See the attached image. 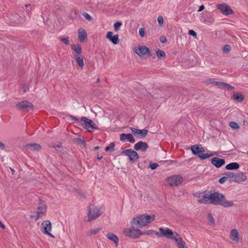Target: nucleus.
I'll return each instance as SVG.
<instances>
[{
	"mask_svg": "<svg viewBox=\"0 0 248 248\" xmlns=\"http://www.w3.org/2000/svg\"><path fill=\"white\" fill-rule=\"evenodd\" d=\"M155 215H142L139 217L134 218L131 221L133 228H125L123 233L126 236L132 238H137L145 232H142L140 230L135 229V227H143L147 225L155 219Z\"/></svg>",
	"mask_w": 248,
	"mask_h": 248,
	"instance_id": "nucleus-1",
	"label": "nucleus"
},
{
	"mask_svg": "<svg viewBox=\"0 0 248 248\" xmlns=\"http://www.w3.org/2000/svg\"><path fill=\"white\" fill-rule=\"evenodd\" d=\"M210 203L214 205H221L225 208L233 206V202L226 199L224 195L219 192H214L210 194Z\"/></svg>",
	"mask_w": 248,
	"mask_h": 248,
	"instance_id": "nucleus-2",
	"label": "nucleus"
},
{
	"mask_svg": "<svg viewBox=\"0 0 248 248\" xmlns=\"http://www.w3.org/2000/svg\"><path fill=\"white\" fill-rule=\"evenodd\" d=\"M191 150L193 155L198 156L201 159H205L211 156L217 155V153L208 154H204V149L202 145H194L191 146Z\"/></svg>",
	"mask_w": 248,
	"mask_h": 248,
	"instance_id": "nucleus-3",
	"label": "nucleus"
},
{
	"mask_svg": "<svg viewBox=\"0 0 248 248\" xmlns=\"http://www.w3.org/2000/svg\"><path fill=\"white\" fill-rule=\"evenodd\" d=\"M80 124L88 131L92 132L94 129H97L98 127L95 123L86 117H82L80 120Z\"/></svg>",
	"mask_w": 248,
	"mask_h": 248,
	"instance_id": "nucleus-4",
	"label": "nucleus"
},
{
	"mask_svg": "<svg viewBox=\"0 0 248 248\" xmlns=\"http://www.w3.org/2000/svg\"><path fill=\"white\" fill-rule=\"evenodd\" d=\"M228 175L230 182L240 183L244 182L247 179V176L242 172L233 173L232 172H225L224 174Z\"/></svg>",
	"mask_w": 248,
	"mask_h": 248,
	"instance_id": "nucleus-5",
	"label": "nucleus"
},
{
	"mask_svg": "<svg viewBox=\"0 0 248 248\" xmlns=\"http://www.w3.org/2000/svg\"><path fill=\"white\" fill-rule=\"evenodd\" d=\"M159 232H155V234L158 237H166L167 238L173 240V237H176L175 234H178L177 232H174L172 231L169 228H163L160 227L159 228Z\"/></svg>",
	"mask_w": 248,
	"mask_h": 248,
	"instance_id": "nucleus-6",
	"label": "nucleus"
},
{
	"mask_svg": "<svg viewBox=\"0 0 248 248\" xmlns=\"http://www.w3.org/2000/svg\"><path fill=\"white\" fill-rule=\"evenodd\" d=\"M46 211V205L44 201L41 200L37 209V211L35 212V214L34 215L31 216V217L32 218H34L35 221H37L45 215Z\"/></svg>",
	"mask_w": 248,
	"mask_h": 248,
	"instance_id": "nucleus-7",
	"label": "nucleus"
},
{
	"mask_svg": "<svg viewBox=\"0 0 248 248\" xmlns=\"http://www.w3.org/2000/svg\"><path fill=\"white\" fill-rule=\"evenodd\" d=\"M101 215L100 210L94 205L88 207V221H91L98 218Z\"/></svg>",
	"mask_w": 248,
	"mask_h": 248,
	"instance_id": "nucleus-8",
	"label": "nucleus"
},
{
	"mask_svg": "<svg viewBox=\"0 0 248 248\" xmlns=\"http://www.w3.org/2000/svg\"><path fill=\"white\" fill-rule=\"evenodd\" d=\"M16 107L19 110L29 111L33 109V106L30 102L24 100L17 103Z\"/></svg>",
	"mask_w": 248,
	"mask_h": 248,
	"instance_id": "nucleus-9",
	"label": "nucleus"
},
{
	"mask_svg": "<svg viewBox=\"0 0 248 248\" xmlns=\"http://www.w3.org/2000/svg\"><path fill=\"white\" fill-rule=\"evenodd\" d=\"M183 177L180 175H173L167 179V183L170 186H177L183 182Z\"/></svg>",
	"mask_w": 248,
	"mask_h": 248,
	"instance_id": "nucleus-10",
	"label": "nucleus"
},
{
	"mask_svg": "<svg viewBox=\"0 0 248 248\" xmlns=\"http://www.w3.org/2000/svg\"><path fill=\"white\" fill-rule=\"evenodd\" d=\"M122 154L128 156L130 161L136 162L139 158L138 154L131 149L124 150L122 152Z\"/></svg>",
	"mask_w": 248,
	"mask_h": 248,
	"instance_id": "nucleus-11",
	"label": "nucleus"
},
{
	"mask_svg": "<svg viewBox=\"0 0 248 248\" xmlns=\"http://www.w3.org/2000/svg\"><path fill=\"white\" fill-rule=\"evenodd\" d=\"M41 230L42 232L53 238L54 236L50 232L51 230V224L49 220H46L43 221L41 224Z\"/></svg>",
	"mask_w": 248,
	"mask_h": 248,
	"instance_id": "nucleus-12",
	"label": "nucleus"
},
{
	"mask_svg": "<svg viewBox=\"0 0 248 248\" xmlns=\"http://www.w3.org/2000/svg\"><path fill=\"white\" fill-rule=\"evenodd\" d=\"M216 6L224 15L228 16L233 13L232 10L226 3L218 4Z\"/></svg>",
	"mask_w": 248,
	"mask_h": 248,
	"instance_id": "nucleus-13",
	"label": "nucleus"
},
{
	"mask_svg": "<svg viewBox=\"0 0 248 248\" xmlns=\"http://www.w3.org/2000/svg\"><path fill=\"white\" fill-rule=\"evenodd\" d=\"M131 130L133 135L139 139H143L145 138L148 133V130L146 129L140 130L134 127H131Z\"/></svg>",
	"mask_w": 248,
	"mask_h": 248,
	"instance_id": "nucleus-14",
	"label": "nucleus"
},
{
	"mask_svg": "<svg viewBox=\"0 0 248 248\" xmlns=\"http://www.w3.org/2000/svg\"><path fill=\"white\" fill-rule=\"evenodd\" d=\"M134 51L139 56L142 57L146 54H150L149 49L146 46L135 47Z\"/></svg>",
	"mask_w": 248,
	"mask_h": 248,
	"instance_id": "nucleus-15",
	"label": "nucleus"
},
{
	"mask_svg": "<svg viewBox=\"0 0 248 248\" xmlns=\"http://www.w3.org/2000/svg\"><path fill=\"white\" fill-rule=\"evenodd\" d=\"M148 144L142 141H138L134 146V149L136 151H141L142 152H145L148 148Z\"/></svg>",
	"mask_w": 248,
	"mask_h": 248,
	"instance_id": "nucleus-16",
	"label": "nucleus"
},
{
	"mask_svg": "<svg viewBox=\"0 0 248 248\" xmlns=\"http://www.w3.org/2000/svg\"><path fill=\"white\" fill-rule=\"evenodd\" d=\"M175 236L176 237H173V240L176 243L178 248H188L186 242L183 241L179 234H176Z\"/></svg>",
	"mask_w": 248,
	"mask_h": 248,
	"instance_id": "nucleus-17",
	"label": "nucleus"
},
{
	"mask_svg": "<svg viewBox=\"0 0 248 248\" xmlns=\"http://www.w3.org/2000/svg\"><path fill=\"white\" fill-rule=\"evenodd\" d=\"M211 162L213 165L217 168L221 167L225 163V161L224 159L219 158L217 157L212 158Z\"/></svg>",
	"mask_w": 248,
	"mask_h": 248,
	"instance_id": "nucleus-18",
	"label": "nucleus"
},
{
	"mask_svg": "<svg viewBox=\"0 0 248 248\" xmlns=\"http://www.w3.org/2000/svg\"><path fill=\"white\" fill-rule=\"evenodd\" d=\"M113 32L108 31L106 34V38L110 41L113 44L116 45L119 43L118 34L112 35Z\"/></svg>",
	"mask_w": 248,
	"mask_h": 248,
	"instance_id": "nucleus-19",
	"label": "nucleus"
},
{
	"mask_svg": "<svg viewBox=\"0 0 248 248\" xmlns=\"http://www.w3.org/2000/svg\"><path fill=\"white\" fill-rule=\"evenodd\" d=\"M230 237L234 242H238L240 239V234L237 229H233L231 231Z\"/></svg>",
	"mask_w": 248,
	"mask_h": 248,
	"instance_id": "nucleus-20",
	"label": "nucleus"
},
{
	"mask_svg": "<svg viewBox=\"0 0 248 248\" xmlns=\"http://www.w3.org/2000/svg\"><path fill=\"white\" fill-rule=\"evenodd\" d=\"M120 139L122 141H124L127 139L130 143H133L135 142V139L131 134L123 133L120 135Z\"/></svg>",
	"mask_w": 248,
	"mask_h": 248,
	"instance_id": "nucleus-21",
	"label": "nucleus"
},
{
	"mask_svg": "<svg viewBox=\"0 0 248 248\" xmlns=\"http://www.w3.org/2000/svg\"><path fill=\"white\" fill-rule=\"evenodd\" d=\"M201 20L202 23L204 24H206L208 25H211L214 23V18L213 16L209 14L206 15V17L202 16Z\"/></svg>",
	"mask_w": 248,
	"mask_h": 248,
	"instance_id": "nucleus-22",
	"label": "nucleus"
},
{
	"mask_svg": "<svg viewBox=\"0 0 248 248\" xmlns=\"http://www.w3.org/2000/svg\"><path fill=\"white\" fill-rule=\"evenodd\" d=\"M26 147L31 151H39L42 148L39 144L35 143L28 144L26 145Z\"/></svg>",
	"mask_w": 248,
	"mask_h": 248,
	"instance_id": "nucleus-23",
	"label": "nucleus"
},
{
	"mask_svg": "<svg viewBox=\"0 0 248 248\" xmlns=\"http://www.w3.org/2000/svg\"><path fill=\"white\" fill-rule=\"evenodd\" d=\"M106 237L108 239L113 242L115 243L116 246L117 247L119 239L115 234L112 232H108L106 235Z\"/></svg>",
	"mask_w": 248,
	"mask_h": 248,
	"instance_id": "nucleus-24",
	"label": "nucleus"
},
{
	"mask_svg": "<svg viewBox=\"0 0 248 248\" xmlns=\"http://www.w3.org/2000/svg\"><path fill=\"white\" fill-rule=\"evenodd\" d=\"M210 194H205L202 197L198 200V202L199 203H210Z\"/></svg>",
	"mask_w": 248,
	"mask_h": 248,
	"instance_id": "nucleus-25",
	"label": "nucleus"
},
{
	"mask_svg": "<svg viewBox=\"0 0 248 248\" xmlns=\"http://www.w3.org/2000/svg\"><path fill=\"white\" fill-rule=\"evenodd\" d=\"M214 83H215L216 85H217L219 87H222L224 88H227L228 90H232L234 89V87L231 86L230 85L222 82L219 81H214Z\"/></svg>",
	"mask_w": 248,
	"mask_h": 248,
	"instance_id": "nucleus-26",
	"label": "nucleus"
},
{
	"mask_svg": "<svg viewBox=\"0 0 248 248\" xmlns=\"http://www.w3.org/2000/svg\"><path fill=\"white\" fill-rule=\"evenodd\" d=\"M239 164L236 162H232L228 164L225 168L228 170H237L239 168Z\"/></svg>",
	"mask_w": 248,
	"mask_h": 248,
	"instance_id": "nucleus-27",
	"label": "nucleus"
},
{
	"mask_svg": "<svg viewBox=\"0 0 248 248\" xmlns=\"http://www.w3.org/2000/svg\"><path fill=\"white\" fill-rule=\"evenodd\" d=\"M87 37V33L85 30L79 29L78 31V39L80 42H83Z\"/></svg>",
	"mask_w": 248,
	"mask_h": 248,
	"instance_id": "nucleus-28",
	"label": "nucleus"
},
{
	"mask_svg": "<svg viewBox=\"0 0 248 248\" xmlns=\"http://www.w3.org/2000/svg\"><path fill=\"white\" fill-rule=\"evenodd\" d=\"M77 63L80 69H82L84 66V62L83 58L80 56H77L76 57Z\"/></svg>",
	"mask_w": 248,
	"mask_h": 248,
	"instance_id": "nucleus-29",
	"label": "nucleus"
},
{
	"mask_svg": "<svg viewBox=\"0 0 248 248\" xmlns=\"http://www.w3.org/2000/svg\"><path fill=\"white\" fill-rule=\"evenodd\" d=\"M244 97V95L241 93H235L232 96L233 99L240 102L243 100Z\"/></svg>",
	"mask_w": 248,
	"mask_h": 248,
	"instance_id": "nucleus-30",
	"label": "nucleus"
},
{
	"mask_svg": "<svg viewBox=\"0 0 248 248\" xmlns=\"http://www.w3.org/2000/svg\"><path fill=\"white\" fill-rule=\"evenodd\" d=\"M101 228H94L93 229H91L88 232H87V235L88 236H91L92 235H94L97 233H98L100 231Z\"/></svg>",
	"mask_w": 248,
	"mask_h": 248,
	"instance_id": "nucleus-31",
	"label": "nucleus"
},
{
	"mask_svg": "<svg viewBox=\"0 0 248 248\" xmlns=\"http://www.w3.org/2000/svg\"><path fill=\"white\" fill-rule=\"evenodd\" d=\"M72 49L77 54H79L81 53V47L78 45H73L72 46Z\"/></svg>",
	"mask_w": 248,
	"mask_h": 248,
	"instance_id": "nucleus-32",
	"label": "nucleus"
},
{
	"mask_svg": "<svg viewBox=\"0 0 248 248\" xmlns=\"http://www.w3.org/2000/svg\"><path fill=\"white\" fill-rule=\"evenodd\" d=\"M74 140L76 143H78L80 145H82L84 147H85L86 146V143L85 141L80 138H76L74 139Z\"/></svg>",
	"mask_w": 248,
	"mask_h": 248,
	"instance_id": "nucleus-33",
	"label": "nucleus"
},
{
	"mask_svg": "<svg viewBox=\"0 0 248 248\" xmlns=\"http://www.w3.org/2000/svg\"><path fill=\"white\" fill-rule=\"evenodd\" d=\"M229 126L233 129H237L240 128V126L237 123L234 122H231L229 123Z\"/></svg>",
	"mask_w": 248,
	"mask_h": 248,
	"instance_id": "nucleus-34",
	"label": "nucleus"
},
{
	"mask_svg": "<svg viewBox=\"0 0 248 248\" xmlns=\"http://www.w3.org/2000/svg\"><path fill=\"white\" fill-rule=\"evenodd\" d=\"M156 54L157 56L159 58H162V57H165L166 56L165 52L164 51L160 50V49H158L156 51Z\"/></svg>",
	"mask_w": 248,
	"mask_h": 248,
	"instance_id": "nucleus-35",
	"label": "nucleus"
},
{
	"mask_svg": "<svg viewBox=\"0 0 248 248\" xmlns=\"http://www.w3.org/2000/svg\"><path fill=\"white\" fill-rule=\"evenodd\" d=\"M114 143L111 142L109 146H107L105 148V151L106 152L110 151L112 152L114 150Z\"/></svg>",
	"mask_w": 248,
	"mask_h": 248,
	"instance_id": "nucleus-36",
	"label": "nucleus"
},
{
	"mask_svg": "<svg viewBox=\"0 0 248 248\" xmlns=\"http://www.w3.org/2000/svg\"><path fill=\"white\" fill-rule=\"evenodd\" d=\"M122 23L121 22L117 21V22H116L114 24L115 31H117L119 30V28L122 26Z\"/></svg>",
	"mask_w": 248,
	"mask_h": 248,
	"instance_id": "nucleus-37",
	"label": "nucleus"
},
{
	"mask_svg": "<svg viewBox=\"0 0 248 248\" xmlns=\"http://www.w3.org/2000/svg\"><path fill=\"white\" fill-rule=\"evenodd\" d=\"M83 16L86 19H87L88 21H91L93 20V18L91 17V16L87 13H84L83 14Z\"/></svg>",
	"mask_w": 248,
	"mask_h": 248,
	"instance_id": "nucleus-38",
	"label": "nucleus"
},
{
	"mask_svg": "<svg viewBox=\"0 0 248 248\" xmlns=\"http://www.w3.org/2000/svg\"><path fill=\"white\" fill-rule=\"evenodd\" d=\"M60 40L63 42V43H64V44L65 45H69V40H68V37H66V38H64V37H60Z\"/></svg>",
	"mask_w": 248,
	"mask_h": 248,
	"instance_id": "nucleus-39",
	"label": "nucleus"
},
{
	"mask_svg": "<svg viewBox=\"0 0 248 248\" xmlns=\"http://www.w3.org/2000/svg\"><path fill=\"white\" fill-rule=\"evenodd\" d=\"M157 21L159 26H162L164 23V19L163 16H159L157 17Z\"/></svg>",
	"mask_w": 248,
	"mask_h": 248,
	"instance_id": "nucleus-40",
	"label": "nucleus"
},
{
	"mask_svg": "<svg viewBox=\"0 0 248 248\" xmlns=\"http://www.w3.org/2000/svg\"><path fill=\"white\" fill-rule=\"evenodd\" d=\"M231 50V46L230 45H225L223 47V51L225 53H228Z\"/></svg>",
	"mask_w": 248,
	"mask_h": 248,
	"instance_id": "nucleus-41",
	"label": "nucleus"
},
{
	"mask_svg": "<svg viewBox=\"0 0 248 248\" xmlns=\"http://www.w3.org/2000/svg\"><path fill=\"white\" fill-rule=\"evenodd\" d=\"M208 220L213 225L215 224V220L214 219L213 216L211 214H209L208 215Z\"/></svg>",
	"mask_w": 248,
	"mask_h": 248,
	"instance_id": "nucleus-42",
	"label": "nucleus"
},
{
	"mask_svg": "<svg viewBox=\"0 0 248 248\" xmlns=\"http://www.w3.org/2000/svg\"><path fill=\"white\" fill-rule=\"evenodd\" d=\"M139 34H140V36L141 37H143L144 36V35H145V30H144V28H140L139 29Z\"/></svg>",
	"mask_w": 248,
	"mask_h": 248,
	"instance_id": "nucleus-43",
	"label": "nucleus"
},
{
	"mask_svg": "<svg viewBox=\"0 0 248 248\" xmlns=\"http://www.w3.org/2000/svg\"><path fill=\"white\" fill-rule=\"evenodd\" d=\"M227 176H224L222 178H221L219 180V183H220V184H223L225 183V182L228 179H229V176L228 175H226Z\"/></svg>",
	"mask_w": 248,
	"mask_h": 248,
	"instance_id": "nucleus-44",
	"label": "nucleus"
},
{
	"mask_svg": "<svg viewBox=\"0 0 248 248\" xmlns=\"http://www.w3.org/2000/svg\"><path fill=\"white\" fill-rule=\"evenodd\" d=\"M158 166V165L156 163H151L150 164V167L152 170L155 169Z\"/></svg>",
	"mask_w": 248,
	"mask_h": 248,
	"instance_id": "nucleus-45",
	"label": "nucleus"
},
{
	"mask_svg": "<svg viewBox=\"0 0 248 248\" xmlns=\"http://www.w3.org/2000/svg\"><path fill=\"white\" fill-rule=\"evenodd\" d=\"M188 34L190 35L193 36V37H197V33L194 30H189L188 31Z\"/></svg>",
	"mask_w": 248,
	"mask_h": 248,
	"instance_id": "nucleus-46",
	"label": "nucleus"
},
{
	"mask_svg": "<svg viewBox=\"0 0 248 248\" xmlns=\"http://www.w3.org/2000/svg\"><path fill=\"white\" fill-rule=\"evenodd\" d=\"M155 232H156L155 231H154V230H148L147 231L143 232H145V234L150 235V234H152L153 233L155 234Z\"/></svg>",
	"mask_w": 248,
	"mask_h": 248,
	"instance_id": "nucleus-47",
	"label": "nucleus"
},
{
	"mask_svg": "<svg viewBox=\"0 0 248 248\" xmlns=\"http://www.w3.org/2000/svg\"><path fill=\"white\" fill-rule=\"evenodd\" d=\"M70 118L71 120L77 121L78 123L80 124V120H79L77 117L72 115H70Z\"/></svg>",
	"mask_w": 248,
	"mask_h": 248,
	"instance_id": "nucleus-48",
	"label": "nucleus"
},
{
	"mask_svg": "<svg viewBox=\"0 0 248 248\" xmlns=\"http://www.w3.org/2000/svg\"><path fill=\"white\" fill-rule=\"evenodd\" d=\"M160 41L162 43H165L167 42V39L164 36H161L160 38Z\"/></svg>",
	"mask_w": 248,
	"mask_h": 248,
	"instance_id": "nucleus-49",
	"label": "nucleus"
},
{
	"mask_svg": "<svg viewBox=\"0 0 248 248\" xmlns=\"http://www.w3.org/2000/svg\"><path fill=\"white\" fill-rule=\"evenodd\" d=\"M5 148V145L1 141H0V148L2 150H4Z\"/></svg>",
	"mask_w": 248,
	"mask_h": 248,
	"instance_id": "nucleus-50",
	"label": "nucleus"
},
{
	"mask_svg": "<svg viewBox=\"0 0 248 248\" xmlns=\"http://www.w3.org/2000/svg\"><path fill=\"white\" fill-rule=\"evenodd\" d=\"M204 9V6L203 5H202L200 6L198 12H201Z\"/></svg>",
	"mask_w": 248,
	"mask_h": 248,
	"instance_id": "nucleus-51",
	"label": "nucleus"
},
{
	"mask_svg": "<svg viewBox=\"0 0 248 248\" xmlns=\"http://www.w3.org/2000/svg\"><path fill=\"white\" fill-rule=\"evenodd\" d=\"M0 227H1L2 229L5 228V225L1 222L0 220Z\"/></svg>",
	"mask_w": 248,
	"mask_h": 248,
	"instance_id": "nucleus-52",
	"label": "nucleus"
},
{
	"mask_svg": "<svg viewBox=\"0 0 248 248\" xmlns=\"http://www.w3.org/2000/svg\"><path fill=\"white\" fill-rule=\"evenodd\" d=\"M53 147L54 148H60L61 147V145L60 144H57V145H54Z\"/></svg>",
	"mask_w": 248,
	"mask_h": 248,
	"instance_id": "nucleus-53",
	"label": "nucleus"
},
{
	"mask_svg": "<svg viewBox=\"0 0 248 248\" xmlns=\"http://www.w3.org/2000/svg\"><path fill=\"white\" fill-rule=\"evenodd\" d=\"M31 6L30 4H26L25 7L27 10V12H30V10L28 9V7Z\"/></svg>",
	"mask_w": 248,
	"mask_h": 248,
	"instance_id": "nucleus-54",
	"label": "nucleus"
},
{
	"mask_svg": "<svg viewBox=\"0 0 248 248\" xmlns=\"http://www.w3.org/2000/svg\"><path fill=\"white\" fill-rule=\"evenodd\" d=\"M100 148V147L99 146H95L94 147V150H98Z\"/></svg>",
	"mask_w": 248,
	"mask_h": 248,
	"instance_id": "nucleus-55",
	"label": "nucleus"
},
{
	"mask_svg": "<svg viewBox=\"0 0 248 248\" xmlns=\"http://www.w3.org/2000/svg\"><path fill=\"white\" fill-rule=\"evenodd\" d=\"M102 157H103V156H102V155L101 156L98 155L97 157V159L100 160V159H102Z\"/></svg>",
	"mask_w": 248,
	"mask_h": 248,
	"instance_id": "nucleus-56",
	"label": "nucleus"
},
{
	"mask_svg": "<svg viewBox=\"0 0 248 248\" xmlns=\"http://www.w3.org/2000/svg\"><path fill=\"white\" fill-rule=\"evenodd\" d=\"M99 80H99V78L97 79V80H96V82H97V83L99 82Z\"/></svg>",
	"mask_w": 248,
	"mask_h": 248,
	"instance_id": "nucleus-57",
	"label": "nucleus"
},
{
	"mask_svg": "<svg viewBox=\"0 0 248 248\" xmlns=\"http://www.w3.org/2000/svg\"><path fill=\"white\" fill-rule=\"evenodd\" d=\"M11 170H12V171H14V170H13V169H12L11 168Z\"/></svg>",
	"mask_w": 248,
	"mask_h": 248,
	"instance_id": "nucleus-58",
	"label": "nucleus"
}]
</instances>
